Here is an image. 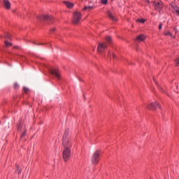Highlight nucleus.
Returning a JSON list of instances; mask_svg holds the SVG:
<instances>
[{"mask_svg":"<svg viewBox=\"0 0 179 179\" xmlns=\"http://www.w3.org/2000/svg\"><path fill=\"white\" fill-rule=\"evenodd\" d=\"M108 57H111V51H108Z\"/></svg>","mask_w":179,"mask_h":179,"instance_id":"nucleus-27","label":"nucleus"},{"mask_svg":"<svg viewBox=\"0 0 179 179\" xmlns=\"http://www.w3.org/2000/svg\"><path fill=\"white\" fill-rule=\"evenodd\" d=\"M64 3H65L66 8H68L69 9H72V8L75 6V4L69 1H64Z\"/></svg>","mask_w":179,"mask_h":179,"instance_id":"nucleus-11","label":"nucleus"},{"mask_svg":"<svg viewBox=\"0 0 179 179\" xmlns=\"http://www.w3.org/2000/svg\"><path fill=\"white\" fill-rule=\"evenodd\" d=\"M136 22L138 23H145V22H146V20H145V19H137Z\"/></svg>","mask_w":179,"mask_h":179,"instance_id":"nucleus-17","label":"nucleus"},{"mask_svg":"<svg viewBox=\"0 0 179 179\" xmlns=\"http://www.w3.org/2000/svg\"><path fill=\"white\" fill-rule=\"evenodd\" d=\"M50 31H55V28H52V29H50Z\"/></svg>","mask_w":179,"mask_h":179,"instance_id":"nucleus-28","label":"nucleus"},{"mask_svg":"<svg viewBox=\"0 0 179 179\" xmlns=\"http://www.w3.org/2000/svg\"><path fill=\"white\" fill-rule=\"evenodd\" d=\"M101 2L103 5H107V3H108V0H101Z\"/></svg>","mask_w":179,"mask_h":179,"instance_id":"nucleus-20","label":"nucleus"},{"mask_svg":"<svg viewBox=\"0 0 179 179\" xmlns=\"http://www.w3.org/2000/svg\"><path fill=\"white\" fill-rule=\"evenodd\" d=\"M157 107H159V109L162 110V106H160V103H159L157 102V101H156L154 103H151L147 105L146 108L148 110H156L157 108Z\"/></svg>","mask_w":179,"mask_h":179,"instance_id":"nucleus-6","label":"nucleus"},{"mask_svg":"<svg viewBox=\"0 0 179 179\" xmlns=\"http://www.w3.org/2000/svg\"><path fill=\"white\" fill-rule=\"evenodd\" d=\"M164 36H170V37H171L172 38H175L176 37L174 36V35H173V33L168 31V32H164Z\"/></svg>","mask_w":179,"mask_h":179,"instance_id":"nucleus-16","label":"nucleus"},{"mask_svg":"<svg viewBox=\"0 0 179 179\" xmlns=\"http://www.w3.org/2000/svg\"><path fill=\"white\" fill-rule=\"evenodd\" d=\"M14 48H20L19 46H15Z\"/></svg>","mask_w":179,"mask_h":179,"instance_id":"nucleus-30","label":"nucleus"},{"mask_svg":"<svg viewBox=\"0 0 179 179\" xmlns=\"http://www.w3.org/2000/svg\"><path fill=\"white\" fill-rule=\"evenodd\" d=\"M49 73L50 75H53V76L57 78V79H61V71L58 69L50 68L49 69Z\"/></svg>","mask_w":179,"mask_h":179,"instance_id":"nucleus-3","label":"nucleus"},{"mask_svg":"<svg viewBox=\"0 0 179 179\" xmlns=\"http://www.w3.org/2000/svg\"><path fill=\"white\" fill-rule=\"evenodd\" d=\"M107 13L110 19H111V20H117L116 17L113 15V13H111V11H108Z\"/></svg>","mask_w":179,"mask_h":179,"instance_id":"nucleus-14","label":"nucleus"},{"mask_svg":"<svg viewBox=\"0 0 179 179\" xmlns=\"http://www.w3.org/2000/svg\"><path fill=\"white\" fill-rule=\"evenodd\" d=\"M94 9V6H85L83 8V10H87V12H90V10H93Z\"/></svg>","mask_w":179,"mask_h":179,"instance_id":"nucleus-13","label":"nucleus"},{"mask_svg":"<svg viewBox=\"0 0 179 179\" xmlns=\"http://www.w3.org/2000/svg\"><path fill=\"white\" fill-rule=\"evenodd\" d=\"M14 87H15V89H17V87H19V85L17 83H15Z\"/></svg>","mask_w":179,"mask_h":179,"instance_id":"nucleus-25","label":"nucleus"},{"mask_svg":"<svg viewBox=\"0 0 179 179\" xmlns=\"http://www.w3.org/2000/svg\"><path fill=\"white\" fill-rule=\"evenodd\" d=\"M108 47V46L107 45V43L100 42L98 43L97 50L99 51V52H103V51H104V50H107Z\"/></svg>","mask_w":179,"mask_h":179,"instance_id":"nucleus-7","label":"nucleus"},{"mask_svg":"<svg viewBox=\"0 0 179 179\" xmlns=\"http://www.w3.org/2000/svg\"><path fill=\"white\" fill-rule=\"evenodd\" d=\"M45 20H46V23H48V24H51V23H52V22H54V17H52L51 15H46Z\"/></svg>","mask_w":179,"mask_h":179,"instance_id":"nucleus-9","label":"nucleus"},{"mask_svg":"<svg viewBox=\"0 0 179 179\" xmlns=\"http://www.w3.org/2000/svg\"><path fill=\"white\" fill-rule=\"evenodd\" d=\"M3 2L6 9H10V2H9V0H3Z\"/></svg>","mask_w":179,"mask_h":179,"instance_id":"nucleus-10","label":"nucleus"},{"mask_svg":"<svg viewBox=\"0 0 179 179\" xmlns=\"http://www.w3.org/2000/svg\"><path fill=\"white\" fill-rule=\"evenodd\" d=\"M113 59H115V55H114V53H113Z\"/></svg>","mask_w":179,"mask_h":179,"instance_id":"nucleus-29","label":"nucleus"},{"mask_svg":"<svg viewBox=\"0 0 179 179\" xmlns=\"http://www.w3.org/2000/svg\"><path fill=\"white\" fill-rule=\"evenodd\" d=\"M154 6L156 9V10H158L160 12L162 9H163V2L162 1H155L154 2Z\"/></svg>","mask_w":179,"mask_h":179,"instance_id":"nucleus-8","label":"nucleus"},{"mask_svg":"<svg viewBox=\"0 0 179 179\" xmlns=\"http://www.w3.org/2000/svg\"><path fill=\"white\" fill-rule=\"evenodd\" d=\"M106 41H107V43H108L109 45H111V44H113V38H111V36H107L106 38Z\"/></svg>","mask_w":179,"mask_h":179,"instance_id":"nucleus-15","label":"nucleus"},{"mask_svg":"<svg viewBox=\"0 0 179 179\" xmlns=\"http://www.w3.org/2000/svg\"><path fill=\"white\" fill-rule=\"evenodd\" d=\"M16 173H17L18 174H20V173H22V169H20L19 166H17Z\"/></svg>","mask_w":179,"mask_h":179,"instance_id":"nucleus-19","label":"nucleus"},{"mask_svg":"<svg viewBox=\"0 0 179 179\" xmlns=\"http://www.w3.org/2000/svg\"><path fill=\"white\" fill-rule=\"evenodd\" d=\"M80 19H82V14L80 12L76 11L73 13V23L78 24L80 22Z\"/></svg>","mask_w":179,"mask_h":179,"instance_id":"nucleus-4","label":"nucleus"},{"mask_svg":"<svg viewBox=\"0 0 179 179\" xmlns=\"http://www.w3.org/2000/svg\"><path fill=\"white\" fill-rule=\"evenodd\" d=\"M69 129H66L63 136V145L65 148H69L72 146V141H71V136H69Z\"/></svg>","mask_w":179,"mask_h":179,"instance_id":"nucleus-1","label":"nucleus"},{"mask_svg":"<svg viewBox=\"0 0 179 179\" xmlns=\"http://www.w3.org/2000/svg\"><path fill=\"white\" fill-rule=\"evenodd\" d=\"M25 136H26V132L22 133L21 135V139H23V138H24Z\"/></svg>","mask_w":179,"mask_h":179,"instance_id":"nucleus-24","label":"nucleus"},{"mask_svg":"<svg viewBox=\"0 0 179 179\" xmlns=\"http://www.w3.org/2000/svg\"><path fill=\"white\" fill-rule=\"evenodd\" d=\"M5 38H8V40H10V34H9V33H7L5 36Z\"/></svg>","mask_w":179,"mask_h":179,"instance_id":"nucleus-22","label":"nucleus"},{"mask_svg":"<svg viewBox=\"0 0 179 179\" xmlns=\"http://www.w3.org/2000/svg\"><path fill=\"white\" fill-rule=\"evenodd\" d=\"M71 151L69 148H65L63 151V159L64 162H68L71 159Z\"/></svg>","mask_w":179,"mask_h":179,"instance_id":"nucleus-5","label":"nucleus"},{"mask_svg":"<svg viewBox=\"0 0 179 179\" xmlns=\"http://www.w3.org/2000/svg\"><path fill=\"white\" fill-rule=\"evenodd\" d=\"M91 162L94 166H97V164H99V162H100V151L96 150L93 153Z\"/></svg>","mask_w":179,"mask_h":179,"instance_id":"nucleus-2","label":"nucleus"},{"mask_svg":"<svg viewBox=\"0 0 179 179\" xmlns=\"http://www.w3.org/2000/svg\"><path fill=\"white\" fill-rule=\"evenodd\" d=\"M38 19H40V17H38Z\"/></svg>","mask_w":179,"mask_h":179,"instance_id":"nucleus-32","label":"nucleus"},{"mask_svg":"<svg viewBox=\"0 0 179 179\" xmlns=\"http://www.w3.org/2000/svg\"><path fill=\"white\" fill-rule=\"evenodd\" d=\"M159 89H160V90H163V88H162V87H159Z\"/></svg>","mask_w":179,"mask_h":179,"instance_id":"nucleus-31","label":"nucleus"},{"mask_svg":"<svg viewBox=\"0 0 179 179\" xmlns=\"http://www.w3.org/2000/svg\"><path fill=\"white\" fill-rule=\"evenodd\" d=\"M23 91L24 93H29V89L27 87H23Z\"/></svg>","mask_w":179,"mask_h":179,"instance_id":"nucleus-23","label":"nucleus"},{"mask_svg":"<svg viewBox=\"0 0 179 179\" xmlns=\"http://www.w3.org/2000/svg\"><path fill=\"white\" fill-rule=\"evenodd\" d=\"M176 66H179V57L175 60Z\"/></svg>","mask_w":179,"mask_h":179,"instance_id":"nucleus-21","label":"nucleus"},{"mask_svg":"<svg viewBox=\"0 0 179 179\" xmlns=\"http://www.w3.org/2000/svg\"><path fill=\"white\" fill-rule=\"evenodd\" d=\"M4 44L6 45V47H10L12 45V43L8 42V41H5Z\"/></svg>","mask_w":179,"mask_h":179,"instance_id":"nucleus-18","label":"nucleus"},{"mask_svg":"<svg viewBox=\"0 0 179 179\" xmlns=\"http://www.w3.org/2000/svg\"><path fill=\"white\" fill-rule=\"evenodd\" d=\"M162 27H163V24H159V30H162Z\"/></svg>","mask_w":179,"mask_h":179,"instance_id":"nucleus-26","label":"nucleus"},{"mask_svg":"<svg viewBox=\"0 0 179 179\" xmlns=\"http://www.w3.org/2000/svg\"><path fill=\"white\" fill-rule=\"evenodd\" d=\"M137 41H145L146 36L144 34L139 35L136 37Z\"/></svg>","mask_w":179,"mask_h":179,"instance_id":"nucleus-12","label":"nucleus"}]
</instances>
